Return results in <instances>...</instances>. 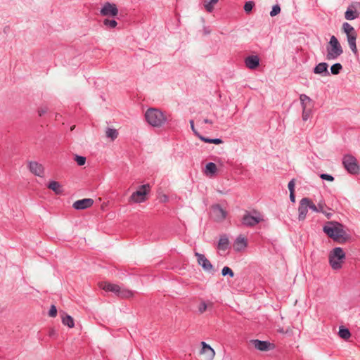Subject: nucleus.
Here are the masks:
<instances>
[{"label":"nucleus","instance_id":"1","mask_svg":"<svg viewBox=\"0 0 360 360\" xmlns=\"http://www.w3.org/2000/svg\"><path fill=\"white\" fill-rule=\"evenodd\" d=\"M330 224L333 226H325L323 227V231L328 236V237L341 244H343L349 240V235L343 229L341 224L333 221L330 222Z\"/></svg>","mask_w":360,"mask_h":360},{"label":"nucleus","instance_id":"2","mask_svg":"<svg viewBox=\"0 0 360 360\" xmlns=\"http://www.w3.org/2000/svg\"><path fill=\"white\" fill-rule=\"evenodd\" d=\"M146 122L153 127H161L167 121L165 113L158 108H148L145 112Z\"/></svg>","mask_w":360,"mask_h":360},{"label":"nucleus","instance_id":"3","mask_svg":"<svg viewBox=\"0 0 360 360\" xmlns=\"http://www.w3.org/2000/svg\"><path fill=\"white\" fill-rule=\"evenodd\" d=\"M326 58L328 60H335L343 53L342 47L335 36L330 37L326 46Z\"/></svg>","mask_w":360,"mask_h":360},{"label":"nucleus","instance_id":"4","mask_svg":"<svg viewBox=\"0 0 360 360\" xmlns=\"http://www.w3.org/2000/svg\"><path fill=\"white\" fill-rule=\"evenodd\" d=\"M345 259V253L342 248L336 247L329 253L328 260L333 270L340 269Z\"/></svg>","mask_w":360,"mask_h":360},{"label":"nucleus","instance_id":"5","mask_svg":"<svg viewBox=\"0 0 360 360\" xmlns=\"http://www.w3.org/2000/svg\"><path fill=\"white\" fill-rule=\"evenodd\" d=\"M100 287L107 292H112L115 293L117 296L122 298H129L133 295L132 291L122 288L117 284H112L110 283H101L100 284Z\"/></svg>","mask_w":360,"mask_h":360},{"label":"nucleus","instance_id":"6","mask_svg":"<svg viewBox=\"0 0 360 360\" xmlns=\"http://www.w3.org/2000/svg\"><path fill=\"white\" fill-rule=\"evenodd\" d=\"M342 164L349 173L356 174L359 172L360 167L356 158L353 155H345L342 158Z\"/></svg>","mask_w":360,"mask_h":360},{"label":"nucleus","instance_id":"7","mask_svg":"<svg viewBox=\"0 0 360 360\" xmlns=\"http://www.w3.org/2000/svg\"><path fill=\"white\" fill-rule=\"evenodd\" d=\"M149 185L144 184L142 185L139 190L134 192L130 196L131 200L135 202H142L146 200V195L148 193L149 191Z\"/></svg>","mask_w":360,"mask_h":360},{"label":"nucleus","instance_id":"8","mask_svg":"<svg viewBox=\"0 0 360 360\" xmlns=\"http://www.w3.org/2000/svg\"><path fill=\"white\" fill-rule=\"evenodd\" d=\"M118 13L116 4L110 2H105L100 11L101 15L105 17H115Z\"/></svg>","mask_w":360,"mask_h":360},{"label":"nucleus","instance_id":"9","mask_svg":"<svg viewBox=\"0 0 360 360\" xmlns=\"http://www.w3.org/2000/svg\"><path fill=\"white\" fill-rule=\"evenodd\" d=\"M212 217L214 221L221 222L224 221L227 215V212L219 204H215L211 208Z\"/></svg>","mask_w":360,"mask_h":360},{"label":"nucleus","instance_id":"10","mask_svg":"<svg viewBox=\"0 0 360 360\" xmlns=\"http://www.w3.org/2000/svg\"><path fill=\"white\" fill-rule=\"evenodd\" d=\"M195 256L197 258L198 264L200 265L205 271L210 273L214 271L212 264L203 254L195 252Z\"/></svg>","mask_w":360,"mask_h":360},{"label":"nucleus","instance_id":"11","mask_svg":"<svg viewBox=\"0 0 360 360\" xmlns=\"http://www.w3.org/2000/svg\"><path fill=\"white\" fill-rule=\"evenodd\" d=\"M251 343L255 349L259 351H269L274 349L275 347L274 345L269 342V341H263L256 339L252 340Z\"/></svg>","mask_w":360,"mask_h":360},{"label":"nucleus","instance_id":"12","mask_svg":"<svg viewBox=\"0 0 360 360\" xmlns=\"http://www.w3.org/2000/svg\"><path fill=\"white\" fill-rule=\"evenodd\" d=\"M309 198H303L300 201V205L298 207V219L299 221H304L306 219L307 214L309 209Z\"/></svg>","mask_w":360,"mask_h":360},{"label":"nucleus","instance_id":"13","mask_svg":"<svg viewBox=\"0 0 360 360\" xmlns=\"http://www.w3.org/2000/svg\"><path fill=\"white\" fill-rule=\"evenodd\" d=\"M94 204V200L91 198H84L82 200H78L75 201L72 207L74 209L77 210H85L89 207H91Z\"/></svg>","mask_w":360,"mask_h":360},{"label":"nucleus","instance_id":"14","mask_svg":"<svg viewBox=\"0 0 360 360\" xmlns=\"http://www.w3.org/2000/svg\"><path fill=\"white\" fill-rule=\"evenodd\" d=\"M262 220V218L259 217H254L250 214V213L247 212L242 219V223L243 225L246 226H254L259 224Z\"/></svg>","mask_w":360,"mask_h":360},{"label":"nucleus","instance_id":"15","mask_svg":"<svg viewBox=\"0 0 360 360\" xmlns=\"http://www.w3.org/2000/svg\"><path fill=\"white\" fill-rule=\"evenodd\" d=\"M30 171L36 176H42L44 174V167L35 161H31L28 164Z\"/></svg>","mask_w":360,"mask_h":360},{"label":"nucleus","instance_id":"16","mask_svg":"<svg viewBox=\"0 0 360 360\" xmlns=\"http://www.w3.org/2000/svg\"><path fill=\"white\" fill-rule=\"evenodd\" d=\"M247 68L251 70L256 69L259 65V58L257 56H250L245 59Z\"/></svg>","mask_w":360,"mask_h":360},{"label":"nucleus","instance_id":"17","mask_svg":"<svg viewBox=\"0 0 360 360\" xmlns=\"http://www.w3.org/2000/svg\"><path fill=\"white\" fill-rule=\"evenodd\" d=\"M328 65L325 62H322L316 65L313 72L315 74L321 75L323 76H329L330 72L328 70Z\"/></svg>","mask_w":360,"mask_h":360},{"label":"nucleus","instance_id":"18","mask_svg":"<svg viewBox=\"0 0 360 360\" xmlns=\"http://www.w3.org/2000/svg\"><path fill=\"white\" fill-rule=\"evenodd\" d=\"M356 37H357L356 32L347 35V39L349 46L351 51L354 54H357V53H358L356 44Z\"/></svg>","mask_w":360,"mask_h":360},{"label":"nucleus","instance_id":"19","mask_svg":"<svg viewBox=\"0 0 360 360\" xmlns=\"http://www.w3.org/2000/svg\"><path fill=\"white\" fill-rule=\"evenodd\" d=\"M247 240L241 235L238 236L233 244L236 251L240 252L247 247Z\"/></svg>","mask_w":360,"mask_h":360},{"label":"nucleus","instance_id":"20","mask_svg":"<svg viewBox=\"0 0 360 360\" xmlns=\"http://www.w3.org/2000/svg\"><path fill=\"white\" fill-rule=\"evenodd\" d=\"M47 187L52 190L56 194H62L63 189L59 182L56 181H51L49 183Z\"/></svg>","mask_w":360,"mask_h":360},{"label":"nucleus","instance_id":"21","mask_svg":"<svg viewBox=\"0 0 360 360\" xmlns=\"http://www.w3.org/2000/svg\"><path fill=\"white\" fill-rule=\"evenodd\" d=\"M229 240L226 236L224 235L220 237L217 248L221 250H226L229 248Z\"/></svg>","mask_w":360,"mask_h":360},{"label":"nucleus","instance_id":"22","mask_svg":"<svg viewBox=\"0 0 360 360\" xmlns=\"http://www.w3.org/2000/svg\"><path fill=\"white\" fill-rule=\"evenodd\" d=\"M317 207L319 213H323L328 219H330V217H332V214L330 212H327L325 210V208L328 209V207H327L326 202L323 200H320L318 202Z\"/></svg>","mask_w":360,"mask_h":360},{"label":"nucleus","instance_id":"23","mask_svg":"<svg viewBox=\"0 0 360 360\" xmlns=\"http://www.w3.org/2000/svg\"><path fill=\"white\" fill-rule=\"evenodd\" d=\"M219 0H203V6L208 13H212L214 10V6Z\"/></svg>","mask_w":360,"mask_h":360},{"label":"nucleus","instance_id":"24","mask_svg":"<svg viewBox=\"0 0 360 360\" xmlns=\"http://www.w3.org/2000/svg\"><path fill=\"white\" fill-rule=\"evenodd\" d=\"M103 25L105 29H114L117 25V22L115 19L105 18L103 21Z\"/></svg>","mask_w":360,"mask_h":360},{"label":"nucleus","instance_id":"25","mask_svg":"<svg viewBox=\"0 0 360 360\" xmlns=\"http://www.w3.org/2000/svg\"><path fill=\"white\" fill-rule=\"evenodd\" d=\"M201 345H202V352L203 353H208V355L211 358H213L215 355L214 350L205 342H202Z\"/></svg>","mask_w":360,"mask_h":360},{"label":"nucleus","instance_id":"26","mask_svg":"<svg viewBox=\"0 0 360 360\" xmlns=\"http://www.w3.org/2000/svg\"><path fill=\"white\" fill-rule=\"evenodd\" d=\"M62 323L65 326H68L69 328H73L75 326L74 319L71 316L68 314L62 316Z\"/></svg>","mask_w":360,"mask_h":360},{"label":"nucleus","instance_id":"27","mask_svg":"<svg viewBox=\"0 0 360 360\" xmlns=\"http://www.w3.org/2000/svg\"><path fill=\"white\" fill-rule=\"evenodd\" d=\"M359 13L349 8L345 13V18L348 20H352L358 18Z\"/></svg>","mask_w":360,"mask_h":360},{"label":"nucleus","instance_id":"28","mask_svg":"<svg viewBox=\"0 0 360 360\" xmlns=\"http://www.w3.org/2000/svg\"><path fill=\"white\" fill-rule=\"evenodd\" d=\"M199 139H200L202 141H203L205 143H208L221 144L223 143V141L221 139H219V138L210 139V138L205 137L202 135L199 136Z\"/></svg>","mask_w":360,"mask_h":360},{"label":"nucleus","instance_id":"29","mask_svg":"<svg viewBox=\"0 0 360 360\" xmlns=\"http://www.w3.org/2000/svg\"><path fill=\"white\" fill-rule=\"evenodd\" d=\"M338 334L340 337L344 340H347L351 336V333L349 329L344 326L340 327Z\"/></svg>","mask_w":360,"mask_h":360},{"label":"nucleus","instance_id":"30","mask_svg":"<svg viewBox=\"0 0 360 360\" xmlns=\"http://www.w3.org/2000/svg\"><path fill=\"white\" fill-rule=\"evenodd\" d=\"M342 30L346 35L356 32L354 28L347 22L342 24Z\"/></svg>","mask_w":360,"mask_h":360},{"label":"nucleus","instance_id":"31","mask_svg":"<svg viewBox=\"0 0 360 360\" xmlns=\"http://www.w3.org/2000/svg\"><path fill=\"white\" fill-rule=\"evenodd\" d=\"M105 134L108 138H110L113 141L117 139L118 132L115 129L108 128Z\"/></svg>","mask_w":360,"mask_h":360},{"label":"nucleus","instance_id":"32","mask_svg":"<svg viewBox=\"0 0 360 360\" xmlns=\"http://www.w3.org/2000/svg\"><path fill=\"white\" fill-rule=\"evenodd\" d=\"M206 173L210 174H214L217 172V165L214 162H208L206 165Z\"/></svg>","mask_w":360,"mask_h":360},{"label":"nucleus","instance_id":"33","mask_svg":"<svg viewBox=\"0 0 360 360\" xmlns=\"http://www.w3.org/2000/svg\"><path fill=\"white\" fill-rule=\"evenodd\" d=\"M342 70V65L339 63H335L330 67V72L335 75H338Z\"/></svg>","mask_w":360,"mask_h":360},{"label":"nucleus","instance_id":"34","mask_svg":"<svg viewBox=\"0 0 360 360\" xmlns=\"http://www.w3.org/2000/svg\"><path fill=\"white\" fill-rule=\"evenodd\" d=\"M221 274L224 276H229L233 278L234 276V273L231 268L229 266H224L221 270Z\"/></svg>","mask_w":360,"mask_h":360},{"label":"nucleus","instance_id":"35","mask_svg":"<svg viewBox=\"0 0 360 360\" xmlns=\"http://www.w3.org/2000/svg\"><path fill=\"white\" fill-rule=\"evenodd\" d=\"M300 100L302 107L307 106V102H311V98L305 94H301L300 96Z\"/></svg>","mask_w":360,"mask_h":360},{"label":"nucleus","instance_id":"36","mask_svg":"<svg viewBox=\"0 0 360 360\" xmlns=\"http://www.w3.org/2000/svg\"><path fill=\"white\" fill-rule=\"evenodd\" d=\"M311 110L310 109H307V106L302 107V120L304 121H307L310 117Z\"/></svg>","mask_w":360,"mask_h":360},{"label":"nucleus","instance_id":"37","mask_svg":"<svg viewBox=\"0 0 360 360\" xmlns=\"http://www.w3.org/2000/svg\"><path fill=\"white\" fill-rule=\"evenodd\" d=\"M280 12H281V7H280V6L278 4H276V5L273 6L272 10L270 12V15L271 17H274L276 15L279 14Z\"/></svg>","mask_w":360,"mask_h":360},{"label":"nucleus","instance_id":"38","mask_svg":"<svg viewBox=\"0 0 360 360\" xmlns=\"http://www.w3.org/2000/svg\"><path fill=\"white\" fill-rule=\"evenodd\" d=\"M75 160L79 166H83L84 165H85L86 158L84 156L76 155L75 157Z\"/></svg>","mask_w":360,"mask_h":360},{"label":"nucleus","instance_id":"39","mask_svg":"<svg viewBox=\"0 0 360 360\" xmlns=\"http://www.w3.org/2000/svg\"><path fill=\"white\" fill-rule=\"evenodd\" d=\"M255 6V3L252 1H247L244 5V10L246 13H250L253 7Z\"/></svg>","mask_w":360,"mask_h":360},{"label":"nucleus","instance_id":"40","mask_svg":"<svg viewBox=\"0 0 360 360\" xmlns=\"http://www.w3.org/2000/svg\"><path fill=\"white\" fill-rule=\"evenodd\" d=\"M49 315L51 317H55L57 315V309L55 305H51L49 311Z\"/></svg>","mask_w":360,"mask_h":360},{"label":"nucleus","instance_id":"41","mask_svg":"<svg viewBox=\"0 0 360 360\" xmlns=\"http://www.w3.org/2000/svg\"><path fill=\"white\" fill-rule=\"evenodd\" d=\"M320 177L323 180H326L328 181H333L334 180V177L328 174H321Z\"/></svg>","mask_w":360,"mask_h":360},{"label":"nucleus","instance_id":"42","mask_svg":"<svg viewBox=\"0 0 360 360\" xmlns=\"http://www.w3.org/2000/svg\"><path fill=\"white\" fill-rule=\"evenodd\" d=\"M309 209L311 210L313 212H318L319 213V210H318V207L317 205H316L311 200H310L309 198Z\"/></svg>","mask_w":360,"mask_h":360},{"label":"nucleus","instance_id":"43","mask_svg":"<svg viewBox=\"0 0 360 360\" xmlns=\"http://www.w3.org/2000/svg\"><path fill=\"white\" fill-rule=\"evenodd\" d=\"M191 128L194 134L199 139V136H202L195 128L194 122L193 120H190Z\"/></svg>","mask_w":360,"mask_h":360},{"label":"nucleus","instance_id":"44","mask_svg":"<svg viewBox=\"0 0 360 360\" xmlns=\"http://www.w3.org/2000/svg\"><path fill=\"white\" fill-rule=\"evenodd\" d=\"M295 179H292V180H290L289 181L288 185L290 193L295 192Z\"/></svg>","mask_w":360,"mask_h":360},{"label":"nucleus","instance_id":"45","mask_svg":"<svg viewBox=\"0 0 360 360\" xmlns=\"http://www.w3.org/2000/svg\"><path fill=\"white\" fill-rule=\"evenodd\" d=\"M207 308V304L205 302H202L199 306L198 309L200 313H203L206 311Z\"/></svg>","mask_w":360,"mask_h":360},{"label":"nucleus","instance_id":"46","mask_svg":"<svg viewBox=\"0 0 360 360\" xmlns=\"http://www.w3.org/2000/svg\"><path fill=\"white\" fill-rule=\"evenodd\" d=\"M46 112H47V108H41L40 110H39L38 113H39V116H42Z\"/></svg>","mask_w":360,"mask_h":360},{"label":"nucleus","instance_id":"47","mask_svg":"<svg viewBox=\"0 0 360 360\" xmlns=\"http://www.w3.org/2000/svg\"><path fill=\"white\" fill-rule=\"evenodd\" d=\"M290 201L292 202H295V192L290 193Z\"/></svg>","mask_w":360,"mask_h":360},{"label":"nucleus","instance_id":"48","mask_svg":"<svg viewBox=\"0 0 360 360\" xmlns=\"http://www.w3.org/2000/svg\"><path fill=\"white\" fill-rule=\"evenodd\" d=\"M203 122L205 124H212L213 123V122L209 119H205L203 120Z\"/></svg>","mask_w":360,"mask_h":360}]
</instances>
